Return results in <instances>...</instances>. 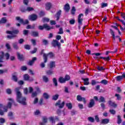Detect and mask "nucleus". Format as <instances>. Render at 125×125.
I'll return each mask as SVG.
<instances>
[{"label": "nucleus", "mask_w": 125, "mask_h": 125, "mask_svg": "<svg viewBox=\"0 0 125 125\" xmlns=\"http://www.w3.org/2000/svg\"><path fill=\"white\" fill-rule=\"evenodd\" d=\"M70 24L71 25H73V24H75V20H71L69 21Z\"/></svg>", "instance_id": "obj_63"}, {"label": "nucleus", "mask_w": 125, "mask_h": 125, "mask_svg": "<svg viewBox=\"0 0 125 125\" xmlns=\"http://www.w3.org/2000/svg\"><path fill=\"white\" fill-rule=\"evenodd\" d=\"M53 82L55 86H57V85H58L57 80H56V78H53Z\"/></svg>", "instance_id": "obj_47"}, {"label": "nucleus", "mask_w": 125, "mask_h": 125, "mask_svg": "<svg viewBox=\"0 0 125 125\" xmlns=\"http://www.w3.org/2000/svg\"><path fill=\"white\" fill-rule=\"evenodd\" d=\"M121 17L125 21V13H121Z\"/></svg>", "instance_id": "obj_64"}, {"label": "nucleus", "mask_w": 125, "mask_h": 125, "mask_svg": "<svg viewBox=\"0 0 125 125\" xmlns=\"http://www.w3.org/2000/svg\"><path fill=\"white\" fill-rule=\"evenodd\" d=\"M38 102H39V99H38V98H35L33 101V104H37Z\"/></svg>", "instance_id": "obj_53"}, {"label": "nucleus", "mask_w": 125, "mask_h": 125, "mask_svg": "<svg viewBox=\"0 0 125 125\" xmlns=\"http://www.w3.org/2000/svg\"><path fill=\"white\" fill-rule=\"evenodd\" d=\"M35 89H36V92H34L32 93V97H36V96L38 95V94L41 92V90H40V88H39L38 87H36Z\"/></svg>", "instance_id": "obj_10"}, {"label": "nucleus", "mask_w": 125, "mask_h": 125, "mask_svg": "<svg viewBox=\"0 0 125 125\" xmlns=\"http://www.w3.org/2000/svg\"><path fill=\"white\" fill-rule=\"evenodd\" d=\"M125 79V73L122 74V76H118L116 77V79L117 81H121V80H123V79Z\"/></svg>", "instance_id": "obj_18"}, {"label": "nucleus", "mask_w": 125, "mask_h": 125, "mask_svg": "<svg viewBox=\"0 0 125 125\" xmlns=\"http://www.w3.org/2000/svg\"><path fill=\"white\" fill-rule=\"evenodd\" d=\"M64 105H65V102H63L61 104V101L60 100H59L55 104V106H59V108H62L64 107Z\"/></svg>", "instance_id": "obj_11"}, {"label": "nucleus", "mask_w": 125, "mask_h": 125, "mask_svg": "<svg viewBox=\"0 0 125 125\" xmlns=\"http://www.w3.org/2000/svg\"><path fill=\"white\" fill-rule=\"evenodd\" d=\"M9 101L7 106H4L2 104H0V115L1 116H3L4 113L7 112V109L11 108L12 103L14 102L13 100L11 98H9L8 99Z\"/></svg>", "instance_id": "obj_1"}, {"label": "nucleus", "mask_w": 125, "mask_h": 125, "mask_svg": "<svg viewBox=\"0 0 125 125\" xmlns=\"http://www.w3.org/2000/svg\"><path fill=\"white\" fill-rule=\"evenodd\" d=\"M43 96L44 98H45V99H48V97H49V96L48 95V94L46 93H44L43 94Z\"/></svg>", "instance_id": "obj_41"}, {"label": "nucleus", "mask_w": 125, "mask_h": 125, "mask_svg": "<svg viewBox=\"0 0 125 125\" xmlns=\"http://www.w3.org/2000/svg\"><path fill=\"white\" fill-rule=\"evenodd\" d=\"M6 33L10 35L7 36L8 39H13V38H15V37H16V34L19 33V31L18 30H15L13 31H7Z\"/></svg>", "instance_id": "obj_4"}, {"label": "nucleus", "mask_w": 125, "mask_h": 125, "mask_svg": "<svg viewBox=\"0 0 125 125\" xmlns=\"http://www.w3.org/2000/svg\"><path fill=\"white\" fill-rule=\"evenodd\" d=\"M115 96L117 97V100H121V96L119 94H116Z\"/></svg>", "instance_id": "obj_56"}, {"label": "nucleus", "mask_w": 125, "mask_h": 125, "mask_svg": "<svg viewBox=\"0 0 125 125\" xmlns=\"http://www.w3.org/2000/svg\"><path fill=\"white\" fill-rule=\"evenodd\" d=\"M58 97H59V95H58V94H56L53 96L52 99L53 100H57Z\"/></svg>", "instance_id": "obj_36"}, {"label": "nucleus", "mask_w": 125, "mask_h": 125, "mask_svg": "<svg viewBox=\"0 0 125 125\" xmlns=\"http://www.w3.org/2000/svg\"><path fill=\"white\" fill-rule=\"evenodd\" d=\"M121 123H122V119L121 118V116L118 115L117 116V124H118V125H120Z\"/></svg>", "instance_id": "obj_31"}, {"label": "nucleus", "mask_w": 125, "mask_h": 125, "mask_svg": "<svg viewBox=\"0 0 125 125\" xmlns=\"http://www.w3.org/2000/svg\"><path fill=\"white\" fill-rule=\"evenodd\" d=\"M44 25V29H45L46 30H50V29H53L52 27H51L49 26V25H47V24H45Z\"/></svg>", "instance_id": "obj_28"}, {"label": "nucleus", "mask_w": 125, "mask_h": 125, "mask_svg": "<svg viewBox=\"0 0 125 125\" xmlns=\"http://www.w3.org/2000/svg\"><path fill=\"white\" fill-rule=\"evenodd\" d=\"M43 81V82H45V83H47L48 82V78L45 76H43L42 77Z\"/></svg>", "instance_id": "obj_35"}, {"label": "nucleus", "mask_w": 125, "mask_h": 125, "mask_svg": "<svg viewBox=\"0 0 125 125\" xmlns=\"http://www.w3.org/2000/svg\"><path fill=\"white\" fill-rule=\"evenodd\" d=\"M46 73L47 75H52V74H53V72L52 71V70H49L47 71Z\"/></svg>", "instance_id": "obj_59"}, {"label": "nucleus", "mask_w": 125, "mask_h": 125, "mask_svg": "<svg viewBox=\"0 0 125 125\" xmlns=\"http://www.w3.org/2000/svg\"><path fill=\"white\" fill-rule=\"evenodd\" d=\"M52 44L53 46H58V48H60V46H61V44L57 41V40H53V42H52Z\"/></svg>", "instance_id": "obj_7"}, {"label": "nucleus", "mask_w": 125, "mask_h": 125, "mask_svg": "<svg viewBox=\"0 0 125 125\" xmlns=\"http://www.w3.org/2000/svg\"><path fill=\"white\" fill-rule=\"evenodd\" d=\"M55 67V62H50V68H52Z\"/></svg>", "instance_id": "obj_33"}, {"label": "nucleus", "mask_w": 125, "mask_h": 125, "mask_svg": "<svg viewBox=\"0 0 125 125\" xmlns=\"http://www.w3.org/2000/svg\"><path fill=\"white\" fill-rule=\"evenodd\" d=\"M21 70L22 71H26V70H27V67L25 66H23L21 67Z\"/></svg>", "instance_id": "obj_61"}, {"label": "nucleus", "mask_w": 125, "mask_h": 125, "mask_svg": "<svg viewBox=\"0 0 125 125\" xmlns=\"http://www.w3.org/2000/svg\"><path fill=\"white\" fill-rule=\"evenodd\" d=\"M100 83H102L103 84H104V85H106V84H107L108 83V81L106 80H103Z\"/></svg>", "instance_id": "obj_32"}, {"label": "nucleus", "mask_w": 125, "mask_h": 125, "mask_svg": "<svg viewBox=\"0 0 125 125\" xmlns=\"http://www.w3.org/2000/svg\"><path fill=\"white\" fill-rule=\"evenodd\" d=\"M19 89L20 87H17L15 90L17 93V101L22 105H26V98L22 97V94L19 91Z\"/></svg>", "instance_id": "obj_2"}, {"label": "nucleus", "mask_w": 125, "mask_h": 125, "mask_svg": "<svg viewBox=\"0 0 125 125\" xmlns=\"http://www.w3.org/2000/svg\"><path fill=\"white\" fill-rule=\"evenodd\" d=\"M43 51L44 50H42L41 52V55L43 54L44 63H46V62H47V57H48L49 58H51V59H53V58H54L55 55L53 53L51 52L48 54H43Z\"/></svg>", "instance_id": "obj_3"}, {"label": "nucleus", "mask_w": 125, "mask_h": 125, "mask_svg": "<svg viewBox=\"0 0 125 125\" xmlns=\"http://www.w3.org/2000/svg\"><path fill=\"white\" fill-rule=\"evenodd\" d=\"M24 48H25V49H28V50H29V49H30V45H24Z\"/></svg>", "instance_id": "obj_62"}, {"label": "nucleus", "mask_w": 125, "mask_h": 125, "mask_svg": "<svg viewBox=\"0 0 125 125\" xmlns=\"http://www.w3.org/2000/svg\"><path fill=\"white\" fill-rule=\"evenodd\" d=\"M66 107H67L68 109H71L72 108H73V105H72V104L69 103H67L66 104Z\"/></svg>", "instance_id": "obj_30"}, {"label": "nucleus", "mask_w": 125, "mask_h": 125, "mask_svg": "<svg viewBox=\"0 0 125 125\" xmlns=\"http://www.w3.org/2000/svg\"><path fill=\"white\" fill-rule=\"evenodd\" d=\"M94 104H95V103L94 102V100L91 99L90 100V103L88 105V107L89 108H92L93 106H94Z\"/></svg>", "instance_id": "obj_16"}, {"label": "nucleus", "mask_w": 125, "mask_h": 125, "mask_svg": "<svg viewBox=\"0 0 125 125\" xmlns=\"http://www.w3.org/2000/svg\"><path fill=\"white\" fill-rule=\"evenodd\" d=\"M12 79L15 82H17V77H16V76L13 75L12 77Z\"/></svg>", "instance_id": "obj_60"}, {"label": "nucleus", "mask_w": 125, "mask_h": 125, "mask_svg": "<svg viewBox=\"0 0 125 125\" xmlns=\"http://www.w3.org/2000/svg\"><path fill=\"white\" fill-rule=\"evenodd\" d=\"M35 28V24H33L32 26L28 25L26 27V29H34Z\"/></svg>", "instance_id": "obj_45"}, {"label": "nucleus", "mask_w": 125, "mask_h": 125, "mask_svg": "<svg viewBox=\"0 0 125 125\" xmlns=\"http://www.w3.org/2000/svg\"><path fill=\"white\" fill-rule=\"evenodd\" d=\"M23 78L25 81H29V82H32V81H34V79H33V78L30 79V77H29V75L28 74L24 75Z\"/></svg>", "instance_id": "obj_13"}, {"label": "nucleus", "mask_w": 125, "mask_h": 125, "mask_svg": "<svg viewBox=\"0 0 125 125\" xmlns=\"http://www.w3.org/2000/svg\"><path fill=\"white\" fill-rule=\"evenodd\" d=\"M88 120L89 122H91V123L94 122V118H93L91 117H88Z\"/></svg>", "instance_id": "obj_40"}, {"label": "nucleus", "mask_w": 125, "mask_h": 125, "mask_svg": "<svg viewBox=\"0 0 125 125\" xmlns=\"http://www.w3.org/2000/svg\"><path fill=\"white\" fill-rule=\"evenodd\" d=\"M28 89H29V92L28 91V88H25L23 89L24 94H28V93H32V92H33V89L32 87H29Z\"/></svg>", "instance_id": "obj_9"}, {"label": "nucleus", "mask_w": 125, "mask_h": 125, "mask_svg": "<svg viewBox=\"0 0 125 125\" xmlns=\"http://www.w3.org/2000/svg\"><path fill=\"white\" fill-rule=\"evenodd\" d=\"M83 81H84V85H88L89 84V82H88V78L83 79Z\"/></svg>", "instance_id": "obj_24"}, {"label": "nucleus", "mask_w": 125, "mask_h": 125, "mask_svg": "<svg viewBox=\"0 0 125 125\" xmlns=\"http://www.w3.org/2000/svg\"><path fill=\"white\" fill-rule=\"evenodd\" d=\"M34 10V8L33 7H28L26 9H21V11H22V12H26V11H33Z\"/></svg>", "instance_id": "obj_12"}, {"label": "nucleus", "mask_w": 125, "mask_h": 125, "mask_svg": "<svg viewBox=\"0 0 125 125\" xmlns=\"http://www.w3.org/2000/svg\"><path fill=\"white\" fill-rule=\"evenodd\" d=\"M17 43L15 42L13 44V46L15 49H18V45Z\"/></svg>", "instance_id": "obj_39"}, {"label": "nucleus", "mask_w": 125, "mask_h": 125, "mask_svg": "<svg viewBox=\"0 0 125 125\" xmlns=\"http://www.w3.org/2000/svg\"><path fill=\"white\" fill-rule=\"evenodd\" d=\"M4 57V53L3 51L0 52V63L3 62V57ZM0 67H2V64L0 63Z\"/></svg>", "instance_id": "obj_8"}, {"label": "nucleus", "mask_w": 125, "mask_h": 125, "mask_svg": "<svg viewBox=\"0 0 125 125\" xmlns=\"http://www.w3.org/2000/svg\"><path fill=\"white\" fill-rule=\"evenodd\" d=\"M97 69L98 70V71H103L105 70V68L103 66H98Z\"/></svg>", "instance_id": "obj_43"}, {"label": "nucleus", "mask_w": 125, "mask_h": 125, "mask_svg": "<svg viewBox=\"0 0 125 125\" xmlns=\"http://www.w3.org/2000/svg\"><path fill=\"white\" fill-rule=\"evenodd\" d=\"M42 22H49V19L47 18H43L42 20Z\"/></svg>", "instance_id": "obj_37"}, {"label": "nucleus", "mask_w": 125, "mask_h": 125, "mask_svg": "<svg viewBox=\"0 0 125 125\" xmlns=\"http://www.w3.org/2000/svg\"><path fill=\"white\" fill-rule=\"evenodd\" d=\"M5 120L3 118H0V124H4Z\"/></svg>", "instance_id": "obj_57"}, {"label": "nucleus", "mask_w": 125, "mask_h": 125, "mask_svg": "<svg viewBox=\"0 0 125 125\" xmlns=\"http://www.w3.org/2000/svg\"><path fill=\"white\" fill-rule=\"evenodd\" d=\"M98 101L99 102H105V99L103 97H101Z\"/></svg>", "instance_id": "obj_38"}, {"label": "nucleus", "mask_w": 125, "mask_h": 125, "mask_svg": "<svg viewBox=\"0 0 125 125\" xmlns=\"http://www.w3.org/2000/svg\"><path fill=\"white\" fill-rule=\"evenodd\" d=\"M49 120L50 121V122H51V123H52V124H54L55 122H54V118L51 117L49 118Z\"/></svg>", "instance_id": "obj_50"}, {"label": "nucleus", "mask_w": 125, "mask_h": 125, "mask_svg": "<svg viewBox=\"0 0 125 125\" xmlns=\"http://www.w3.org/2000/svg\"><path fill=\"white\" fill-rule=\"evenodd\" d=\"M62 12V11L61 10H59L57 14L55 16V17L57 18L56 20L57 21H58L59 19H60V15H61V13Z\"/></svg>", "instance_id": "obj_15"}, {"label": "nucleus", "mask_w": 125, "mask_h": 125, "mask_svg": "<svg viewBox=\"0 0 125 125\" xmlns=\"http://www.w3.org/2000/svg\"><path fill=\"white\" fill-rule=\"evenodd\" d=\"M36 60H37V58L34 57L31 61L29 62L28 64L30 65V66H32V65L34 64Z\"/></svg>", "instance_id": "obj_19"}, {"label": "nucleus", "mask_w": 125, "mask_h": 125, "mask_svg": "<svg viewBox=\"0 0 125 125\" xmlns=\"http://www.w3.org/2000/svg\"><path fill=\"white\" fill-rule=\"evenodd\" d=\"M16 20L19 21V23H21L23 25H26V24L29 23V21H28V20H25V21H23V19L20 18V17H16Z\"/></svg>", "instance_id": "obj_5"}, {"label": "nucleus", "mask_w": 125, "mask_h": 125, "mask_svg": "<svg viewBox=\"0 0 125 125\" xmlns=\"http://www.w3.org/2000/svg\"><path fill=\"white\" fill-rule=\"evenodd\" d=\"M63 29L62 28H60L59 29V32H58V34H59V35H62L63 34Z\"/></svg>", "instance_id": "obj_42"}, {"label": "nucleus", "mask_w": 125, "mask_h": 125, "mask_svg": "<svg viewBox=\"0 0 125 125\" xmlns=\"http://www.w3.org/2000/svg\"><path fill=\"white\" fill-rule=\"evenodd\" d=\"M28 19L30 20V21H36V20L38 19V16L36 14L30 15L28 17Z\"/></svg>", "instance_id": "obj_6"}, {"label": "nucleus", "mask_w": 125, "mask_h": 125, "mask_svg": "<svg viewBox=\"0 0 125 125\" xmlns=\"http://www.w3.org/2000/svg\"><path fill=\"white\" fill-rule=\"evenodd\" d=\"M51 3L50 2H47L45 4V10H49L51 8Z\"/></svg>", "instance_id": "obj_17"}, {"label": "nucleus", "mask_w": 125, "mask_h": 125, "mask_svg": "<svg viewBox=\"0 0 125 125\" xmlns=\"http://www.w3.org/2000/svg\"><path fill=\"white\" fill-rule=\"evenodd\" d=\"M8 116L9 117L10 119H12V118H13V113L10 112L8 113Z\"/></svg>", "instance_id": "obj_51"}, {"label": "nucleus", "mask_w": 125, "mask_h": 125, "mask_svg": "<svg viewBox=\"0 0 125 125\" xmlns=\"http://www.w3.org/2000/svg\"><path fill=\"white\" fill-rule=\"evenodd\" d=\"M110 34L112 36L113 40H116V38H118V36H115V32H114V31H113V30L110 29Z\"/></svg>", "instance_id": "obj_20"}, {"label": "nucleus", "mask_w": 125, "mask_h": 125, "mask_svg": "<svg viewBox=\"0 0 125 125\" xmlns=\"http://www.w3.org/2000/svg\"><path fill=\"white\" fill-rule=\"evenodd\" d=\"M109 123V119H104L102 120V124H104V125H107Z\"/></svg>", "instance_id": "obj_26"}, {"label": "nucleus", "mask_w": 125, "mask_h": 125, "mask_svg": "<svg viewBox=\"0 0 125 125\" xmlns=\"http://www.w3.org/2000/svg\"><path fill=\"white\" fill-rule=\"evenodd\" d=\"M108 104H109L110 106H112V107H117V104L111 101L108 102Z\"/></svg>", "instance_id": "obj_27"}, {"label": "nucleus", "mask_w": 125, "mask_h": 125, "mask_svg": "<svg viewBox=\"0 0 125 125\" xmlns=\"http://www.w3.org/2000/svg\"><path fill=\"white\" fill-rule=\"evenodd\" d=\"M4 56L5 57L6 60H8V59H9V57H10V55H9V53H6L4 54Z\"/></svg>", "instance_id": "obj_34"}, {"label": "nucleus", "mask_w": 125, "mask_h": 125, "mask_svg": "<svg viewBox=\"0 0 125 125\" xmlns=\"http://www.w3.org/2000/svg\"><path fill=\"white\" fill-rule=\"evenodd\" d=\"M107 5H108V4L103 2L101 4V7L102 8H104V7H106Z\"/></svg>", "instance_id": "obj_44"}, {"label": "nucleus", "mask_w": 125, "mask_h": 125, "mask_svg": "<svg viewBox=\"0 0 125 125\" xmlns=\"http://www.w3.org/2000/svg\"><path fill=\"white\" fill-rule=\"evenodd\" d=\"M70 79H71V77L69 75H66L64 78V79L65 80V82H67V81H69Z\"/></svg>", "instance_id": "obj_46"}, {"label": "nucleus", "mask_w": 125, "mask_h": 125, "mask_svg": "<svg viewBox=\"0 0 125 125\" xmlns=\"http://www.w3.org/2000/svg\"><path fill=\"white\" fill-rule=\"evenodd\" d=\"M59 81L61 83H66V80H65L64 78L63 77H60L59 79Z\"/></svg>", "instance_id": "obj_21"}, {"label": "nucleus", "mask_w": 125, "mask_h": 125, "mask_svg": "<svg viewBox=\"0 0 125 125\" xmlns=\"http://www.w3.org/2000/svg\"><path fill=\"white\" fill-rule=\"evenodd\" d=\"M40 114H41V112H40V110H37L35 112V115H36V116L40 115Z\"/></svg>", "instance_id": "obj_58"}, {"label": "nucleus", "mask_w": 125, "mask_h": 125, "mask_svg": "<svg viewBox=\"0 0 125 125\" xmlns=\"http://www.w3.org/2000/svg\"><path fill=\"white\" fill-rule=\"evenodd\" d=\"M75 12H76V8H75V7H72L71 14H75Z\"/></svg>", "instance_id": "obj_52"}, {"label": "nucleus", "mask_w": 125, "mask_h": 125, "mask_svg": "<svg viewBox=\"0 0 125 125\" xmlns=\"http://www.w3.org/2000/svg\"><path fill=\"white\" fill-rule=\"evenodd\" d=\"M42 120L43 123H41V125H45L44 124L47 123V118H46V117H43Z\"/></svg>", "instance_id": "obj_22"}, {"label": "nucleus", "mask_w": 125, "mask_h": 125, "mask_svg": "<svg viewBox=\"0 0 125 125\" xmlns=\"http://www.w3.org/2000/svg\"><path fill=\"white\" fill-rule=\"evenodd\" d=\"M109 112L111 113V114H112V115H115V114H116V111H115L114 109H110Z\"/></svg>", "instance_id": "obj_54"}, {"label": "nucleus", "mask_w": 125, "mask_h": 125, "mask_svg": "<svg viewBox=\"0 0 125 125\" xmlns=\"http://www.w3.org/2000/svg\"><path fill=\"white\" fill-rule=\"evenodd\" d=\"M77 100L78 101H83L85 104L86 102L85 99L84 98L82 97V96L80 95L77 96Z\"/></svg>", "instance_id": "obj_14"}, {"label": "nucleus", "mask_w": 125, "mask_h": 125, "mask_svg": "<svg viewBox=\"0 0 125 125\" xmlns=\"http://www.w3.org/2000/svg\"><path fill=\"white\" fill-rule=\"evenodd\" d=\"M4 23H6V19L2 18L0 21V24H4Z\"/></svg>", "instance_id": "obj_29"}, {"label": "nucleus", "mask_w": 125, "mask_h": 125, "mask_svg": "<svg viewBox=\"0 0 125 125\" xmlns=\"http://www.w3.org/2000/svg\"><path fill=\"white\" fill-rule=\"evenodd\" d=\"M92 85H95L96 83H100L99 82H96L95 80H92Z\"/></svg>", "instance_id": "obj_55"}, {"label": "nucleus", "mask_w": 125, "mask_h": 125, "mask_svg": "<svg viewBox=\"0 0 125 125\" xmlns=\"http://www.w3.org/2000/svg\"><path fill=\"white\" fill-rule=\"evenodd\" d=\"M5 46H6L7 49H8V50H9V49H10L11 48V47H10V44H9V43H6Z\"/></svg>", "instance_id": "obj_49"}, {"label": "nucleus", "mask_w": 125, "mask_h": 125, "mask_svg": "<svg viewBox=\"0 0 125 125\" xmlns=\"http://www.w3.org/2000/svg\"><path fill=\"white\" fill-rule=\"evenodd\" d=\"M64 10L68 12V10H70V5H69L68 3H67L65 5L64 8Z\"/></svg>", "instance_id": "obj_23"}, {"label": "nucleus", "mask_w": 125, "mask_h": 125, "mask_svg": "<svg viewBox=\"0 0 125 125\" xmlns=\"http://www.w3.org/2000/svg\"><path fill=\"white\" fill-rule=\"evenodd\" d=\"M17 55L18 59L21 61H22V60L24 59V57H23V56L22 55H21L19 53H17Z\"/></svg>", "instance_id": "obj_25"}, {"label": "nucleus", "mask_w": 125, "mask_h": 125, "mask_svg": "<svg viewBox=\"0 0 125 125\" xmlns=\"http://www.w3.org/2000/svg\"><path fill=\"white\" fill-rule=\"evenodd\" d=\"M38 35L39 33H38V32H32V36H33V37H38Z\"/></svg>", "instance_id": "obj_48"}]
</instances>
